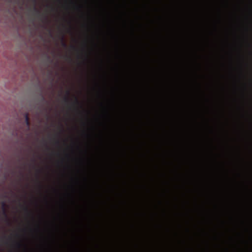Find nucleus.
Returning <instances> with one entry per match:
<instances>
[{"label":"nucleus","mask_w":252,"mask_h":252,"mask_svg":"<svg viewBox=\"0 0 252 252\" xmlns=\"http://www.w3.org/2000/svg\"><path fill=\"white\" fill-rule=\"evenodd\" d=\"M42 99H43V100H44V97H42Z\"/></svg>","instance_id":"obj_11"},{"label":"nucleus","mask_w":252,"mask_h":252,"mask_svg":"<svg viewBox=\"0 0 252 252\" xmlns=\"http://www.w3.org/2000/svg\"><path fill=\"white\" fill-rule=\"evenodd\" d=\"M71 48L73 49H75V47L73 46H71Z\"/></svg>","instance_id":"obj_9"},{"label":"nucleus","mask_w":252,"mask_h":252,"mask_svg":"<svg viewBox=\"0 0 252 252\" xmlns=\"http://www.w3.org/2000/svg\"><path fill=\"white\" fill-rule=\"evenodd\" d=\"M25 123L28 127H29L30 126V122L29 120V114L26 113L25 114Z\"/></svg>","instance_id":"obj_1"},{"label":"nucleus","mask_w":252,"mask_h":252,"mask_svg":"<svg viewBox=\"0 0 252 252\" xmlns=\"http://www.w3.org/2000/svg\"><path fill=\"white\" fill-rule=\"evenodd\" d=\"M34 10L37 15L40 14V11L39 10H38L35 7H34Z\"/></svg>","instance_id":"obj_5"},{"label":"nucleus","mask_w":252,"mask_h":252,"mask_svg":"<svg viewBox=\"0 0 252 252\" xmlns=\"http://www.w3.org/2000/svg\"><path fill=\"white\" fill-rule=\"evenodd\" d=\"M74 103L77 105H79L80 104L79 101L76 97L75 98Z\"/></svg>","instance_id":"obj_6"},{"label":"nucleus","mask_w":252,"mask_h":252,"mask_svg":"<svg viewBox=\"0 0 252 252\" xmlns=\"http://www.w3.org/2000/svg\"><path fill=\"white\" fill-rule=\"evenodd\" d=\"M1 206H2L3 212V214L4 215L5 217L7 218V214H6V209H5L6 204L5 202L4 201H2L1 202Z\"/></svg>","instance_id":"obj_3"},{"label":"nucleus","mask_w":252,"mask_h":252,"mask_svg":"<svg viewBox=\"0 0 252 252\" xmlns=\"http://www.w3.org/2000/svg\"><path fill=\"white\" fill-rule=\"evenodd\" d=\"M16 246H17V247L18 248H20V247H21V243H19V242H18V243H16Z\"/></svg>","instance_id":"obj_8"},{"label":"nucleus","mask_w":252,"mask_h":252,"mask_svg":"<svg viewBox=\"0 0 252 252\" xmlns=\"http://www.w3.org/2000/svg\"><path fill=\"white\" fill-rule=\"evenodd\" d=\"M36 0H34V1L35 2Z\"/></svg>","instance_id":"obj_12"},{"label":"nucleus","mask_w":252,"mask_h":252,"mask_svg":"<svg viewBox=\"0 0 252 252\" xmlns=\"http://www.w3.org/2000/svg\"><path fill=\"white\" fill-rule=\"evenodd\" d=\"M56 143V144H59V141H57Z\"/></svg>","instance_id":"obj_10"},{"label":"nucleus","mask_w":252,"mask_h":252,"mask_svg":"<svg viewBox=\"0 0 252 252\" xmlns=\"http://www.w3.org/2000/svg\"><path fill=\"white\" fill-rule=\"evenodd\" d=\"M24 210L25 212L29 213V210L27 207H24Z\"/></svg>","instance_id":"obj_7"},{"label":"nucleus","mask_w":252,"mask_h":252,"mask_svg":"<svg viewBox=\"0 0 252 252\" xmlns=\"http://www.w3.org/2000/svg\"><path fill=\"white\" fill-rule=\"evenodd\" d=\"M61 40H62V46L63 47H67V45L65 43V42H64V39L63 36H62Z\"/></svg>","instance_id":"obj_4"},{"label":"nucleus","mask_w":252,"mask_h":252,"mask_svg":"<svg viewBox=\"0 0 252 252\" xmlns=\"http://www.w3.org/2000/svg\"><path fill=\"white\" fill-rule=\"evenodd\" d=\"M70 94V92L69 91H66V95L63 98V101L65 103H68L70 101V98L69 97V95Z\"/></svg>","instance_id":"obj_2"}]
</instances>
